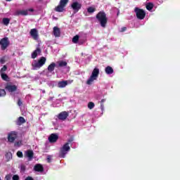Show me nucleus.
I'll use <instances>...</instances> for the list:
<instances>
[{
	"label": "nucleus",
	"instance_id": "1",
	"mask_svg": "<svg viewBox=\"0 0 180 180\" xmlns=\"http://www.w3.org/2000/svg\"><path fill=\"white\" fill-rule=\"evenodd\" d=\"M72 141V139H68V142L65 143L62 148H60L59 151V157L60 158H65V155L68 154V151L71 150V146H70V144H71Z\"/></svg>",
	"mask_w": 180,
	"mask_h": 180
},
{
	"label": "nucleus",
	"instance_id": "2",
	"mask_svg": "<svg viewBox=\"0 0 180 180\" xmlns=\"http://www.w3.org/2000/svg\"><path fill=\"white\" fill-rule=\"evenodd\" d=\"M96 19L99 22L101 27H106L108 25V17H106V13L105 11H100L96 15Z\"/></svg>",
	"mask_w": 180,
	"mask_h": 180
},
{
	"label": "nucleus",
	"instance_id": "3",
	"mask_svg": "<svg viewBox=\"0 0 180 180\" xmlns=\"http://www.w3.org/2000/svg\"><path fill=\"white\" fill-rule=\"evenodd\" d=\"M98 77H99V68H95L93 70V72L91 73V75L90 76V77L87 79L86 81V84L87 85H91L92 82H94V81L98 79Z\"/></svg>",
	"mask_w": 180,
	"mask_h": 180
},
{
	"label": "nucleus",
	"instance_id": "4",
	"mask_svg": "<svg viewBox=\"0 0 180 180\" xmlns=\"http://www.w3.org/2000/svg\"><path fill=\"white\" fill-rule=\"evenodd\" d=\"M46 59L44 56L41 57L37 62L32 64L33 70H39V68H41V67L46 64Z\"/></svg>",
	"mask_w": 180,
	"mask_h": 180
},
{
	"label": "nucleus",
	"instance_id": "5",
	"mask_svg": "<svg viewBox=\"0 0 180 180\" xmlns=\"http://www.w3.org/2000/svg\"><path fill=\"white\" fill-rule=\"evenodd\" d=\"M134 12L136 15L137 19H139V20H143V19L146 18V11H144V10L139 8V7H136L134 8Z\"/></svg>",
	"mask_w": 180,
	"mask_h": 180
},
{
	"label": "nucleus",
	"instance_id": "6",
	"mask_svg": "<svg viewBox=\"0 0 180 180\" xmlns=\"http://www.w3.org/2000/svg\"><path fill=\"white\" fill-rule=\"evenodd\" d=\"M70 0H60L59 5L55 8L56 12H64V8L67 6V4Z\"/></svg>",
	"mask_w": 180,
	"mask_h": 180
},
{
	"label": "nucleus",
	"instance_id": "7",
	"mask_svg": "<svg viewBox=\"0 0 180 180\" xmlns=\"http://www.w3.org/2000/svg\"><path fill=\"white\" fill-rule=\"evenodd\" d=\"M9 44H11V41H9V38L4 37L0 40V46L1 50H6L8 47H9Z\"/></svg>",
	"mask_w": 180,
	"mask_h": 180
},
{
	"label": "nucleus",
	"instance_id": "8",
	"mask_svg": "<svg viewBox=\"0 0 180 180\" xmlns=\"http://www.w3.org/2000/svg\"><path fill=\"white\" fill-rule=\"evenodd\" d=\"M18 131H12L8 134L7 140L8 143H15V140L18 139Z\"/></svg>",
	"mask_w": 180,
	"mask_h": 180
},
{
	"label": "nucleus",
	"instance_id": "9",
	"mask_svg": "<svg viewBox=\"0 0 180 180\" xmlns=\"http://www.w3.org/2000/svg\"><path fill=\"white\" fill-rule=\"evenodd\" d=\"M71 8L73 9L75 13H77V12L79 11L81 8H82V4H81L78 1H75L71 4Z\"/></svg>",
	"mask_w": 180,
	"mask_h": 180
},
{
	"label": "nucleus",
	"instance_id": "10",
	"mask_svg": "<svg viewBox=\"0 0 180 180\" xmlns=\"http://www.w3.org/2000/svg\"><path fill=\"white\" fill-rule=\"evenodd\" d=\"M30 34L34 40H39V32L36 28L31 29Z\"/></svg>",
	"mask_w": 180,
	"mask_h": 180
},
{
	"label": "nucleus",
	"instance_id": "11",
	"mask_svg": "<svg viewBox=\"0 0 180 180\" xmlns=\"http://www.w3.org/2000/svg\"><path fill=\"white\" fill-rule=\"evenodd\" d=\"M6 91L8 92H15L18 90V86L16 85H12L11 84H7L5 86Z\"/></svg>",
	"mask_w": 180,
	"mask_h": 180
},
{
	"label": "nucleus",
	"instance_id": "12",
	"mask_svg": "<svg viewBox=\"0 0 180 180\" xmlns=\"http://www.w3.org/2000/svg\"><path fill=\"white\" fill-rule=\"evenodd\" d=\"M72 82H74V80L60 81V82H58V88H65L66 86L68 85V84H72Z\"/></svg>",
	"mask_w": 180,
	"mask_h": 180
},
{
	"label": "nucleus",
	"instance_id": "13",
	"mask_svg": "<svg viewBox=\"0 0 180 180\" xmlns=\"http://www.w3.org/2000/svg\"><path fill=\"white\" fill-rule=\"evenodd\" d=\"M68 116H69V114L68 112L63 111L58 114V119L59 120H65L67 117H68Z\"/></svg>",
	"mask_w": 180,
	"mask_h": 180
},
{
	"label": "nucleus",
	"instance_id": "14",
	"mask_svg": "<svg viewBox=\"0 0 180 180\" xmlns=\"http://www.w3.org/2000/svg\"><path fill=\"white\" fill-rule=\"evenodd\" d=\"M58 140V135L57 134H51L49 137V143H56Z\"/></svg>",
	"mask_w": 180,
	"mask_h": 180
},
{
	"label": "nucleus",
	"instance_id": "15",
	"mask_svg": "<svg viewBox=\"0 0 180 180\" xmlns=\"http://www.w3.org/2000/svg\"><path fill=\"white\" fill-rule=\"evenodd\" d=\"M14 15L15 16H20V15H22V16H27V15H29V13H27V11L25 10H18L15 12Z\"/></svg>",
	"mask_w": 180,
	"mask_h": 180
},
{
	"label": "nucleus",
	"instance_id": "16",
	"mask_svg": "<svg viewBox=\"0 0 180 180\" xmlns=\"http://www.w3.org/2000/svg\"><path fill=\"white\" fill-rule=\"evenodd\" d=\"M25 155L27 158H28V161H32V160H33V157L34 156V153L32 150H27Z\"/></svg>",
	"mask_w": 180,
	"mask_h": 180
},
{
	"label": "nucleus",
	"instance_id": "17",
	"mask_svg": "<svg viewBox=\"0 0 180 180\" xmlns=\"http://www.w3.org/2000/svg\"><path fill=\"white\" fill-rule=\"evenodd\" d=\"M53 33L55 37H60V36H61V30L58 27H53Z\"/></svg>",
	"mask_w": 180,
	"mask_h": 180
},
{
	"label": "nucleus",
	"instance_id": "18",
	"mask_svg": "<svg viewBox=\"0 0 180 180\" xmlns=\"http://www.w3.org/2000/svg\"><path fill=\"white\" fill-rule=\"evenodd\" d=\"M34 170L36 171V172H43V171H44V167L40 164H37L34 167Z\"/></svg>",
	"mask_w": 180,
	"mask_h": 180
},
{
	"label": "nucleus",
	"instance_id": "19",
	"mask_svg": "<svg viewBox=\"0 0 180 180\" xmlns=\"http://www.w3.org/2000/svg\"><path fill=\"white\" fill-rule=\"evenodd\" d=\"M24 123H26V120H25V117H19L15 122L17 126H22Z\"/></svg>",
	"mask_w": 180,
	"mask_h": 180
},
{
	"label": "nucleus",
	"instance_id": "20",
	"mask_svg": "<svg viewBox=\"0 0 180 180\" xmlns=\"http://www.w3.org/2000/svg\"><path fill=\"white\" fill-rule=\"evenodd\" d=\"M41 53V49L40 48H37L35 51H34L32 53V58H37L38 54Z\"/></svg>",
	"mask_w": 180,
	"mask_h": 180
},
{
	"label": "nucleus",
	"instance_id": "21",
	"mask_svg": "<svg viewBox=\"0 0 180 180\" xmlns=\"http://www.w3.org/2000/svg\"><path fill=\"white\" fill-rule=\"evenodd\" d=\"M105 72L108 75H110L113 74V72H115V71L113 70V68H112L110 66H107L105 68Z\"/></svg>",
	"mask_w": 180,
	"mask_h": 180
},
{
	"label": "nucleus",
	"instance_id": "22",
	"mask_svg": "<svg viewBox=\"0 0 180 180\" xmlns=\"http://www.w3.org/2000/svg\"><path fill=\"white\" fill-rule=\"evenodd\" d=\"M57 64L58 65V67H60V68H63V67H67V61H64V60H59L57 62Z\"/></svg>",
	"mask_w": 180,
	"mask_h": 180
},
{
	"label": "nucleus",
	"instance_id": "23",
	"mask_svg": "<svg viewBox=\"0 0 180 180\" xmlns=\"http://www.w3.org/2000/svg\"><path fill=\"white\" fill-rule=\"evenodd\" d=\"M55 68H56V63H52L48 66V71L49 72H53Z\"/></svg>",
	"mask_w": 180,
	"mask_h": 180
},
{
	"label": "nucleus",
	"instance_id": "24",
	"mask_svg": "<svg viewBox=\"0 0 180 180\" xmlns=\"http://www.w3.org/2000/svg\"><path fill=\"white\" fill-rule=\"evenodd\" d=\"M1 77L3 81H9V77L5 73H1Z\"/></svg>",
	"mask_w": 180,
	"mask_h": 180
},
{
	"label": "nucleus",
	"instance_id": "25",
	"mask_svg": "<svg viewBox=\"0 0 180 180\" xmlns=\"http://www.w3.org/2000/svg\"><path fill=\"white\" fill-rule=\"evenodd\" d=\"M154 8V4L153 3H148L146 4V9L148 11H151Z\"/></svg>",
	"mask_w": 180,
	"mask_h": 180
},
{
	"label": "nucleus",
	"instance_id": "26",
	"mask_svg": "<svg viewBox=\"0 0 180 180\" xmlns=\"http://www.w3.org/2000/svg\"><path fill=\"white\" fill-rule=\"evenodd\" d=\"M9 22H11V20L8 18H3V23L6 26H8L9 25Z\"/></svg>",
	"mask_w": 180,
	"mask_h": 180
},
{
	"label": "nucleus",
	"instance_id": "27",
	"mask_svg": "<svg viewBox=\"0 0 180 180\" xmlns=\"http://www.w3.org/2000/svg\"><path fill=\"white\" fill-rule=\"evenodd\" d=\"M6 96V91L4 89H0V98H2L4 96Z\"/></svg>",
	"mask_w": 180,
	"mask_h": 180
},
{
	"label": "nucleus",
	"instance_id": "28",
	"mask_svg": "<svg viewBox=\"0 0 180 180\" xmlns=\"http://www.w3.org/2000/svg\"><path fill=\"white\" fill-rule=\"evenodd\" d=\"M96 11V8H95L94 7H89L87 8L88 13H94V12H95Z\"/></svg>",
	"mask_w": 180,
	"mask_h": 180
},
{
	"label": "nucleus",
	"instance_id": "29",
	"mask_svg": "<svg viewBox=\"0 0 180 180\" xmlns=\"http://www.w3.org/2000/svg\"><path fill=\"white\" fill-rule=\"evenodd\" d=\"M78 40H79V35H76L72 38V43L77 44L78 43Z\"/></svg>",
	"mask_w": 180,
	"mask_h": 180
},
{
	"label": "nucleus",
	"instance_id": "30",
	"mask_svg": "<svg viewBox=\"0 0 180 180\" xmlns=\"http://www.w3.org/2000/svg\"><path fill=\"white\" fill-rule=\"evenodd\" d=\"M88 108L89 109H94V108H95V103H94V102H89L88 103Z\"/></svg>",
	"mask_w": 180,
	"mask_h": 180
},
{
	"label": "nucleus",
	"instance_id": "31",
	"mask_svg": "<svg viewBox=\"0 0 180 180\" xmlns=\"http://www.w3.org/2000/svg\"><path fill=\"white\" fill-rule=\"evenodd\" d=\"M6 70H8V66L4 65L3 68L0 70L1 74L5 72V71H6Z\"/></svg>",
	"mask_w": 180,
	"mask_h": 180
},
{
	"label": "nucleus",
	"instance_id": "32",
	"mask_svg": "<svg viewBox=\"0 0 180 180\" xmlns=\"http://www.w3.org/2000/svg\"><path fill=\"white\" fill-rule=\"evenodd\" d=\"M17 156L18 158H23V153L22 151L19 150L17 152Z\"/></svg>",
	"mask_w": 180,
	"mask_h": 180
},
{
	"label": "nucleus",
	"instance_id": "33",
	"mask_svg": "<svg viewBox=\"0 0 180 180\" xmlns=\"http://www.w3.org/2000/svg\"><path fill=\"white\" fill-rule=\"evenodd\" d=\"M22 141H17L14 143L15 147H20Z\"/></svg>",
	"mask_w": 180,
	"mask_h": 180
},
{
	"label": "nucleus",
	"instance_id": "34",
	"mask_svg": "<svg viewBox=\"0 0 180 180\" xmlns=\"http://www.w3.org/2000/svg\"><path fill=\"white\" fill-rule=\"evenodd\" d=\"M12 179V174H7L5 176L6 180H11Z\"/></svg>",
	"mask_w": 180,
	"mask_h": 180
},
{
	"label": "nucleus",
	"instance_id": "35",
	"mask_svg": "<svg viewBox=\"0 0 180 180\" xmlns=\"http://www.w3.org/2000/svg\"><path fill=\"white\" fill-rule=\"evenodd\" d=\"M6 158H8V160H11V158H12V153H7L6 154Z\"/></svg>",
	"mask_w": 180,
	"mask_h": 180
},
{
	"label": "nucleus",
	"instance_id": "36",
	"mask_svg": "<svg viewBox=\"0 0 180 180\" xmlns=\"http://www.w3.org/2000/svg\"><path fill=\"white\" fill-rule=\"evenodd\" d=\"M20 169H21V171H22V172L26 171V165H20Z\"/></svg>",
	"mask_w": 180,
	"mask_h": 180
},
{
	"label": "nucleus",
	"instance_id": "37",
	"mask_svg": "<svg viewBox=\"0 0 180 180\" xmlns=\"http://www.w3.org/2000/svg\"><path fill=\"white\" fill-rule=\"evenodd\" d=\"M18 106H22V105H23V102L22 101V99H20V98L18 99Z\"/></svg>",
	"mask_w": 180,
	"mask_h": 180
},
{
	"label": "nucleus",
	"instance_id": "38",
	"mask_svg": "<svg viewBox=\"0 0 180 180\" xmlns=\"http://www.w3.org/2000/svg\"><path fill=\"white\" fill-rule=\"evenodd\" d=\"M13 180H19V176L18 175H14L13 176Z\"/></svg>",
	"mask_w": 180,
	"mask_h": 180
},
{
	"label": "nucleus",
	"instance_id": "39",
	"mask_svg": "<svg viewBox=\"0 0 180 180\" xmlns=\"http://www.w3.org/2000/svg\"><path fill=\"white\" fill-rule=\"evenodd\" d=\"M1 64H5V58H1L0 59Z\"/></svg>",
	"mask_w": 180,
	"mask_h": 180
},
{
	"label": "nucleus",
	"instance_id": "40",
	"mask_svg": "<svg viewBox=\"0 0 180 180\" xmlns=\"http://www.w3.org/2000/svg\"><path fill=\"white\" fill-rule=\"evenodd\" d=\"M126 30H127V27H123L121 28L120 32H126Z\"/></svg>",
	"mask_w": 180,
	"mask_h": 180
},
{
	"label": "nucleus",
	"instance_id": "41",
	"mask_svg": "<svg viewBox=\"0 0 180 180\" xmlns=\"http://www.w3.org/2000/svg\"><path fill=\"white\" fill-rule=\"evenodd\" d=\"M105 108V106L103 105V103L101 104V110H103V108Z\"/></svg>",
	"mask_w": 180,
	"mask_h": 180
},
{
	"label": "nucleus",
	"instance_id": "42",
	"mask_svg": "<svg viewBox=\"0 0 180 180\" xmlns=\"http://www.w3.org/2000/svg\"><path fill=\"white\" fill-rule=\"evenodd\" d=\"M105 101H106V99L103 98V99L101 100V103H103V102H105Z\"/></svg>",
	"mask_w": 180,
	"mask_h": 180
},
{
	"label": "nucleus",
	"instance_id": "43",
	"mask_svg": "<svg viewBox=\"0 0 180 180\" xmlns=\"http://www.w3.org/2000/svg\"><path fill=\"white\" fill-rule=\"evenodd\" d=\"M120 13V11H118L117 13V16H119V14Z\"/></svg>",
	"mask_w": 180,
	"mask_h": 180
},
{
	"label": "nucleus",
	"instance_id": "44",
	"mask_svg": "<svg viewBox=\"0 0 180 180\" xmlns=\"http://www.w3.org/2000/svg\"><path fill=\"white\" fill-rule=\"evenodd\" d=\"M79 44H83V42H81V41H79Z\"/></svg>",
	"mask_w": 180,
	"mask_h": 180
},
{
	"label": "nucleus",
	"instance_id": "45",
	"mask_svg": "<svg viewBox=\"0 0 180 180\" xmlns=\"http://www.w3.org/2000/svg\"><path fill=\"white\" fill-rule=\"evenodd\" d=\"M47 160H48V162H50V160H51L50 158H48Z\"/></svg>",
	"mask_w": 180,
	"mask_h": 180
},
{
	"label": "nucleus",
	"instance_id": "46",
	"mask_svg": "<svg viewBox=\"0 0 180 180\" xmlns=\"http://www.w3.org/2000/svg\"><path fill=\"white\" fill-rule=\"evenodd\" d=\"M29 11H30V12H33L34 10H33L32 8H31V9H30Z\"/></svg>",
	"mask_w": 180,
	"mask_h": 180
},
{
	"label": "nucleus",
	"instance_id": "47",
	"mask_svg": "<svg viewBox=\"0 0 180 180\" xmlns=\"http://www.w3.org/2000/svg\"><path fill=\"white\" fill-rule=\"evenodd\" d=\"M6 1H7V2H11V1H12V0H6Z\"/></svg>",
	"mask_w": 180,
	"mask_h": 180
},
{
	"label": "nucleus",
	"instance_id": "48",
	"mask_svg": "<svg viewBox=\"0 0 180 180\" xmlns=\"http://www.w3.org/2000/svg\"><path fill=\"white\" fill-rule=\"evenodd\" d=\"M43 94H46V91H43Z\"/></svg>",
	"mask_w": 180,
	"mask_h": 180
},
{
	"label": "nucleus",
	"instance_id": "49",
	"mask_svg": "<svg viewBox=\"0 0 180 180\" xmlns=\"http://www.w3.org/2000/svg\"><path fill=\"white\" fill-rule=\"evenodd\" d=\"M0 180H2V179H1V177H0Z\"/></svg>",
	"mask_w": 180,
	"mask_h": 180
}]
</instances>
